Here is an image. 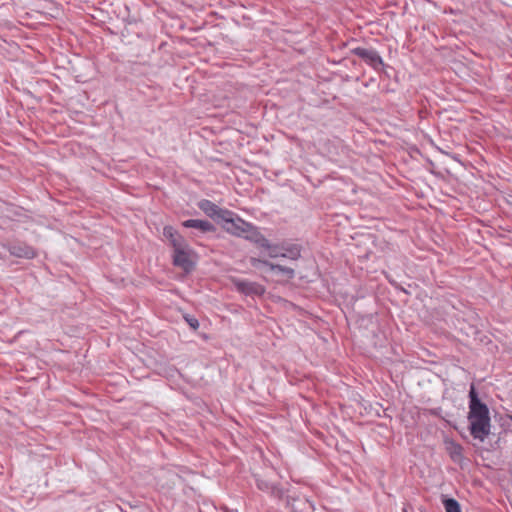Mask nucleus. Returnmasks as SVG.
<instances>
[{
	"mask_svg": "<svg viewBox=\"0 0 512 512\" xmlns=\"http://www.w3.org/2000/svg\"><path fill=\"white\" fill-rule=\"evenodd\" d=\"M469 411L467 419L469 421V431L474 439L484 441L490 434L491 418L488 406L481 401L478 392L471 384L469 393Z\"/></svg>",
	"mask_w": 512,
	"mask_h": 512,
	"instance_id": "1",
	"label": "nucleus"
},
{
	"mask_svg": "<svg viewBox=\"0 0 512 512\" xmlns=\"http://www.w3.org/2000/svg\"><path fill=\"white\" fill-rule=\"evenodd\" d=\"M196 254L193 249L186 244L185 247H181L172 254V263L174 266L182 269L185 273H191L196 266Z\"/></svg>",
	"mask_w": 512,
	"mask_h": 512,
	"instance_id": "2",
	"label": "nucleus"
},
{
	"mask_svg": "<svg viewBox=\"0 0 512 512\" xmlns=\"http://www.w3.org/2000/svg\"><path fill=\"white\" fill-rule=\"evenodd\" d=\"M230 216L222 217L219 223H222V228L229 234L244 237L250 223L244 221L236 213L230 211Z\"/></svg>",
	"mask_w": 512,
	"mask_h": 512,
	"instance_id": "3",
	"label": "nucleus"
},
{
	"mask_svg": "<svg viewBox=\"0 0 512 512\" xmlns=\"http://www.w3.org/2000/svg\"><path fill=\"white\" fill-rule=\"evenodd\" d=\"M351 53L362 59L376 72L382 71L385 66L382 57L373 48L355 47L351 49Z\"/></svg>",
	"mask_w": 512,
	"mask_h": 512,
	"instance_id": "4",
	"label": "nucleus"
},
{
	"mask_svg": "<svg viewBox=\"0 0 512 512\" xmlns=\"http://www.w3.org/2000/svg\"><path fill=\"white\" fill-rule=\"evenodd\" d=\"M230 281L237 292L244 294L245 296H263L265 293V287L260 283L240 279L237 277H230Z\"/></svg>",
	"mask_w": 512,
	"mask_h": 512,
	"instance_id": "5",
	"label": "nucleus"
},
{
	"mask_svg": "<svg viewBox=\"0 0 512 512\" xmlns=\"http://www.w3.org/2000/svg\"><path fill=\"white\" fill-rule=\"evenodd\" d=\"M198 208L202 210L208 217L220 222L222 217L230 216V210L217 206L210 200L202 199L198 202Z\"/></svg>",
	"mask_w": 512,
	"mask_h": 512,
	"instance_id": "6",
	"label": "nucleus"
},
{
	"mask_svg": "<svg viewBox=\"0 0 512 512\" xmlns=\"http://www.w3.org/2000/svg\"><path fill=\"white\" fill-rule=\"evenodd\" d=\"M255 482L257 488L265 493L270 494L272 497L282 500L284 498V491L279 486V484H275L260 475H255Z\"/></svg>",
	"mask_w": 512,
	"mask_h": 512,
	"instance_id": "7",
	"label": "nucleus"
},
{
	"mask_svg": "<svg viewBox=\"0 0 512 512\" xmlns=\"http://www.w3.org/2000/svg\"><path fill=\"white\" fill-rule=\"evenodd\" d=\"M8 252L15 257L33 259L36 257V250L25 242H12L8 245Z\"/></svg>",
	"mask_w": 512,
	"mask_h": 512,
	"instance_id": "8",
	"label": "nucleus"
},
{
	"mask_svg": "<svg viewBox=\"0 0 512 512\" xmlns=\"http://www.w3.org/2000/svg\"><path fill=\"white\" fill-rule=\"evenodd\" d=\"M163 236L168 240L173 251L185 247L188 242L186 239L171 225H166L163 228Z\"/></svg>",
	"mask_w": 512,
	"mask_h": 512,
	"instance_id": "9",
	"label": "nucleus"
},
{
	"mask_svg": "<svg viewBox=\"0 0 512 512\" xmlns=\"http://www.w3.org/2000/svg\"><path fill=\"white\" fill-rule=\"evenodd\" d=\"M244 238L260 248L270 247L268 239H266L259 229L251 223L246 230Z\"/></svg>",
	"mask_w": 512,
	"mask_h": 512,
	"instance_id": "10",
	"label": "nucleus"
},
{
	"mask_svg": "<svg viewBox=\"0 0 512 512\" xmlns=\"http://www.w3.org/2000/svg\"><path fill=\"white\" fill-rule=\"evenodd\" d=\"M182 225L185 228L199 229L203 233L216 231V227L211 222H209L207 220L188 219V220L183 221Z\"/></svg>",
	"mask_w": 512,
	"mask_h": 512,
	"instance_id": "11",
	"label": "nucleus"
},
{
	"mask_svg": "<svg viewBox=\"0 0 512 512\" xmlns=\"http://www.w3.org/2000/svg\"><path fill=\"white\" fill-rule=\"evenodd\" d=\"M250 263L252 264V266H256L257 263H261L263 265L269 266V268L272 271L281 272V273L287 275L289 278L294 277V270L290 267L282 266L280 264H273L267 260H261V259H257V258H253V257L250 259Z\"/></svg>",
	"mask_w": 512,
	"mask_h": 512,
	"instance_id": "12",
	"label": "nucleus"
},
{
	"mask_svg": "<svg viewBox=\"0 0 512 512\" xmlns=\"http://www.w3.org/2000/svg\"><path fill=\"white\" fill-rule=\"evenodd\" d=\"M281 249L285 251L284 253H281L282 257L297 260L301 256V246L298 244H283Z\"/></svg>",
	"mask_w": 512,
	"mask_h": 512,
	"instance_id": "13",
	"label": "nucleus"
},
{
	"mask_svg": "<svg viewBox=\"0 0 512 512\" xmlns=\"http://www.w3.org/2000/svg\"><path fill=\"white\" fill-rule=\"evenodd\" d=\"M448 454L452 461L459 463L463 459V447L455 442H450L447 447Z\"/></svg>",
	"mask_w": 512,
	"mask_h": 512,
	"instance_id": "14",
	"label": "nucleus"
},
{
	"mask_svg": "<svg viewBox=\"0 0 512 512\" xmlns=\"http://www.w3.org/2000/svg\"><path fill=\"white\" fill-rule=\"evenodd\" d=\"M442 504L446 512H462L459 502L454 498H449L443 495Z\"/></svg>",
	"mask_w": 512,
	"mask_h": 512,
	"instance_id": "15",
	"label": "nucleus"
},
{
	"mask_svg": "<svg viewBox=\"0 0 512 512\" xmlns=\"http://www.w3.org/2000/svg\"><path fill=\"white\" fill-rule=\"evenodd\" d=\"M184 319L194 331L199 328V321L194 316L186 314L184 315Z\"/></svg>",
	"mask_w": 512,
	"mask_h": 512,
	"instance_id": "16",
	"label": "nucleus"
},
{
	"mask_svg": "<svg viewBox=\"0 0 512 512\" xmlns=\"http://www.w3.org/2000/svg\"><path fill=\"white\" fill-rule=\"evenodd\" d=\"M264 249L269 251V256L274 258L279 255L280 247L278 245H272L270 244V247H264Z\"/></svg>",
	"mask_w": 512,
	"mask_h": 512,
	"instance_id": "17",
	"label": "nucleus"
},
{
	"mask_svg": "<svg viewBox=\"0 0 512 512\" xmlns=\"http://www.w3.org/2000/svg\"><path fill=\"white\" fill-rule=\"evenodd\" d=\"M441 411H442V409L440 407H437V408L430 409L429 413L431 415H433V416H436V417H442L441 416Z\"/></svg>",
	"mask_w": 512,
	"mask_h": 512,
	"instance_id": "18",
	"label": "nucleus"
},
{
	"mask_svg": "<svg viewBox=\"0 0 512 512\" xmlns=\"http://www.w3.org/2000/svg\"><path fill=\"white\" fill-rule=\"evenodd\" d=\"M295 499L294 498H291L289 496L286 497V506L287 507H292V501H294Z\"/></svg>",
	"mask_w": 512,
	"mask_h": 512,
	"instance_id": "19",
	"label": "nucleus"
},
{
	"mask_svg": "<svg viewBox=\"0 0 512 512\" xmlns=\"http://www.w3.org/2000/svg\"><path fill=\"white\" fill-rule=\"evenodd\" d=\"M402 512H408L407 508L404 507Z\"/></svg>",
	"mask_w": 512,
	"mask_h": 512,
	"instance_id": "20",
	"label": "nucleus"
},
{
	"mask_svg": "<svg viewBox=\"0 0 512 512\" xmlns=\"http://www.w3.org/2000/svg\"><path fill=\"white\" fill-rule=\"evenodd\" d=\"M510 418H511V420H512V416H511Z\"/></svg>",
	"mask_w": 512,
	"mask_h": 512,
	"instance_id": "21",
	"label": "nucleus"
}]
</instances>
